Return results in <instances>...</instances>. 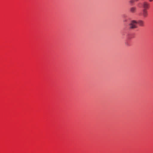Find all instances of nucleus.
Listing matches in <instances>:
<instances>
[{
  "instance_id": "1",
  "label": "nucleus",
  "mask_w": 153,
  "mask_h": 153,
  "mask_svg": "<svg viewBox=\"0 0 153 153\" xmlns=\"http://www.w3.org/2000/svg\"><path fill=\"white\" fill-rule=\"evenodd\" d=\"M137 22L135 20H132L131 21L129 24V28L131 29H133L137 28Z\"/></svg>"
},
{
  "instance_id": "2",
  "label": "nucleus",
  "mask_w": 153,
  "mask_h": 153,
  "mask_svg": "<svg viewBox=\"0 0 153 153\" xmlns=\"http://www.w3.org/2000/svg\"><path fill=\"white\" fill-rule=\"evenodd\" d=\"M138 15L140 16H142L144 18H146L148 16V12L147 10L143 9L142 12L140 13Z\"/></svg>"
},
{
  "instance_id": "3",
  "label": "nucleus",
  "mask_w": 153,
  "mask_h": 153,
  "mask_svg": "<svg viewBox=\"0 0 153 153\" xmlns=\"http://www.w3.org/2000/svg\"><path fill=\"white\" fill-rule=\"evenodd\" d=\"M141 4L143 9H146L147 10V9L149 8V4L147 1H143L141 3Z\"/></svg>"
},
{
  "instance_id": "4",
  "label": "nucleus",
  "mask_w": 153,
  "mask_h": 153,
  "mask_svg": "<svg viewBox=\"0 0 153 153\" xmlns=\"http://www.w3.org/2000/svg\"><path fill=\"white\" fill-rule=\"evenodd\" d=\"M130 11L131 13H134L137 11V7H131L130 8Z\"/></svg>"
},
{
  "instance_id": "5",
  "label": "nucleus",
  "mask_w": 153,
  "mask_h": 153,
  "mask_svg": "<svg viewBox=\"0 0 153 153\" xmlns=\"http://www.w3.org/2000/svg\"><path fill=\"white\" fill-rule=\"evenodd\" d=\"M138 23L140 26H143L144 24V22L142 20H139L137 22Z\"/></svg>"
},
{
  "instance_id": "6",
  "label": "nucleus",
  "mask_w": 153,
  "mask_h": 153,
  "mask_svg": "<svg viewBox=\"0 0 153 153\" xmlns=\"http://www.w3.org/2000/svg\"><path fill=\"white\" fill-rule=\"evenodd\" d=\"M129 2V3L131 4L132 5L134 3L135 0H130Z\"/></svg>"
},
{
  "instance_id": "7",
  "label": "nucleus",
  "mask_w": 153,
  "mask_h": 153,
  "mask_svg": "<svg viewBox=\"0 0 153 153\" xmlns=\"http://www.w3.org/2000/svg\"><path fill=\"white\" fill-rule=\"evenodd\" d=\"M125 45H126L127 46H129V44L127 43V42H126L125 43Z\"/></svg>"
},
{
  "instance_id": "8",
  "label": "nucleus",
  "mask_w": 153,
  "mask_h": 153,
  "mask_svg": "<svg viewBox=\"0 0 153 153\" xmlns=\"http://www.w3.org/2000/svg\"><path fill=\"white\" fill-rule=\"evenodd\" d=\"M149 0L150 2H152L153 1V0Z\"/></svg>"
}]
</instances>
